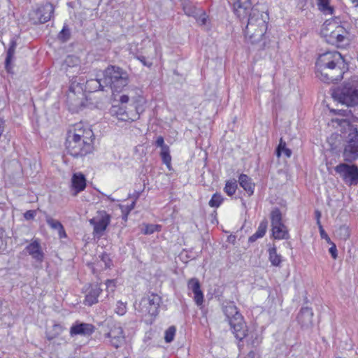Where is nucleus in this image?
Masks as SVG:
<instances>
[{"label":"nucleus","instance_id":"obj_1","mask_svg":"<svg viewBox=\"0 0 358 358\" xmlns=\"http://www.w3.org/2000/svg\"><path fill=\"white\" fill-rule=\"evenodd\" d=\"M233 8L236 17L243 24L246 23L244 29L245 38L252 43L260 41L267 30L268 14L260 11L257 6H252L251 0H236Z\"/></svg>","mask_w":358,"mask_h":358},{"label":"nucleus","instance_id":"obj_2","mask_svg":"<svg viewBox=\"0 0 358 358\" xmlns=\"http://www.w3.org/2000/svg\"><path fill=\"white\" fill-rule=\"evenodd\" d=\"M315 66L317 77L326 83L341 80L346 69L343 56L338 51H327L320 55Z\"/></svg>","mask_w":358,"mask_h":358},{"label":"nucleus","instance_id":"obj_3","mask_svg":"<svg viewBox=\"0 0 358 358\" xmlns=\"http://www.w3.org/2000/svg\"><path fill=\"white\" fill-rule=\"evenodd\" d=\"M94 135L92 130L76 124L69 129L66 138V149L73 157H82L93 151Z\"/></svg>","mask_w":358,"mask_h":358},{"label":"nucleus","instance_id":"obj_4","mask_svg":"<svg viewBox=\"0 0 358 358\" xmlns=\"http://www.w3.org/2000/svg\"><path fill=\"white\" fill-rule=\"evenodd\" d=\"M333 121L345 129L342 155L345 162L352 163L358 159V128L347 118H336Z\"/></svg>","mask_w":358,"mask_h":358},{"label":"nucleus","instance_id":"obj_5","mask_svg":"<svg viewBox=\"0 0 358 358\" xmlns=\"http://www.w3.org/2000/svg\"><path fill=\"white\" fill-rule=\"evenodd\" d=\"M333 97L348 106L358 105V76H353L335 89Z\"/></svg>","mask_w":358,"mask_h":358},{"label":"nucleus","instance_id":"obj_6","mask_svg":"<svg viewBox=\"0 0 358 358\" xmlns=\"http://www.w3.org/2000/svg\"><path fill=\"white\" fill-rule=\"evenodd\" d=\"M103 83L113 92H120L129 83V76L122 68L109 65L103 71Z\"/></svg>","mask_w":358,"mask_h":358},{"label":"nucleus","instance_id":"obj_7","mask_svg":"<svg viewBox=\"0 0 358 358\" xmlns=\"http://www.w3.org/2000/svg\"><path fill=\"white\" fill-rule=\"evenodd\" d=\"M223 312L226 315L235 337L242 341L247 335L248 329L243 317L238 311L234 302H228L223 306Z\"/></svg>","mask_w":358,"mask_h":358},{"label":"nucleus","instance_id":"obj_8","mask_svg":"<svg viewBox=\"0 0 358 358\" xmlns=\"http://www.w3.org/2000/svg\"><path fill=\"white\" fill-rule=\"evenodd\" d=\"M326 41L328 43L342 47L344 43H348L349 31L342 25H338L335 20L332 21L326 20L322 26V30Z\"/></svg>","mask_w":358,"mask_h":358},{"label":"nucleus","instance_id":"obj_9","mask_svg":"<svg viewBox=\"0 0 358 358\" xmlns=\"http://www.w3.org/2000/svg\"><path fill=\"white\" fill-rule=\"evenodd\" d=\"M54 11L55 6L52 2L38 4L31 10L29 13V18L34 24H43L50 20Z\"/></svg>","mask_w":358,"mask_h":358},{"label":"nucleus","instance_id":"obj_10","mask_svg":"<svg viewBox=\"0 0 358 358\" xmlns=\"http://www.w3.org/2000/svg\"><path fill=\"white\" fill-rule=\"evenodd\" d=\"M335 172L348 185L358 184V166L355 164L340 163L334 168Z\"/></svg>","mask_w":358,"mask_h":358},{"label":"nucleus","instance_id":"obj_11","mask_svg":"<svg viewBox=\"0 0 358 358\" xmlns=\"http://www.w3.org/2000/svg\"><path fill=\"white\" fill-rule=\"evenodd\" d=\"M161 298L157 294H151L141 299L136 310L143 315L156 316L158 314Z\"/></svg>","mask_w":358,"mask_h":358},{"label":"nucleus","instance_id":"obj_12","mask_svg":"<svg viewBox=\"0 0 358 358\" xmlns=\"http://www.w3.org/2000/svg\"><path fill=\"white\" fill-rule=\"evenodd\" d=\"M131 108H134L135 110H127L125 106L122 105H114L110 109V113L113 116H115L118 120L122 121H135L139 118L140 107L137 106L130 105Z\"/></svg>","mask_w":358,"mask_h":358},{"label":"nucleus","instance_id":"obj_13","mask_svg":"<svg viewBox=\"0 0 358 358\" xmlns=\"http://www.w3.org/2000/svg\"><path fill=\"white\" fill-rule=\"evenodd\" d=\"M110 215L105 210H99L96 215L90 220V223L93 226V234L101 237L110 222Z\"/></svg>","mask_w":358,"mask_h":358},{"label":"nucleus","instance_id":"obj_14","mask_svg":"<svg viewBox=\"0 0 358 358\" xmlns=\"http://www.w3.org/2000/svg\"><path fill=\"white\" fill-rule=\"evenodd\" d=\"M85 299L84 303L91 306L98 303V297L102 292V288L98 283L90 284L85 289Z\"/></svg>","mask_w":358,"mask_h":358},{"label":"nucleus","instance_id":"obj_15","mask_svg":"<svg viewBox=\"0 0 358 358\" xmlns=\"http://www.w3.org/2000/svg\"><path fill=\"white\" fill-rule=\"evenodd\" d=\"M26 252L37 262L42 263L45 255L42 251L40 241L36 238L25 248Z\"/></svg>","mask_w":358,"mask_h":358},{"label":"nucleus","instance_id":"obj_16","mask_svg":"<svg viewBox=\"0 0 358 358\" xmlns=\"http://www.w3.org/2000/svg\"><path fill=\"white\" fill-rule=\"evenodd\" d=\"M106 336L110 338V343L115 348L121 346L124 341V331L120 326L114 325L106 334Z\"/></svg>","mask_w":358,"mask_h":358},{"label":"nucleus","instance_id":"obj_17","mask_svg":"<svg viewBox=\"0 0 358 358\" xmlns=\"http://www.w3.org/2000/svg\"><path fill=\"white\" fill-rule=\"evenodd\" d=\"M313 313L311 308H301L297 315L298 323L303 329H309L313 327Z\"/></svg>","mask_w":358,"mask_h":358},{"label":"nucleus","instance_id":"obj_18","mask_svg":"<svg viewBox=\"0 0 358 358\" xmlns=\"http://www.w3.org/2000/svg\"><path fill=\"white\" fill-rule=\"evenodd\" d=\"M94 331V325L84 322H76L70 329L71 336L76 335L90 336Z\"/></svg>","mask_w":358,"mask_h":358},{"label":"nucleus","instance_id":"obj_19","mask_svg":"<svg viewBox=\"0 0 358 358\" xmlns=\"http://www.w3.org/2000/svg\"><path fill=\"white\" fill-rule=\"evenodd\" d=\"M85 187L86 178L85 175L81 173H73L71 178L72 195L76 196L78 193L83 191Z\"/></svg>","mask_w":358,"mask_h":358},{"label":"nucleus","instance_id":"obj_20","mask_svg":"<svg viewBox=\"0 0 358 358\" xmlns=\"http://www.w3.org/2000/svg\"><path fill=\"white\" fill-rule=\"evenodd\" d=\"M187 287L191 290L194 296V299L197 306H201L203 301V294L201 289V284L199 280L193 278L189 280Z\"/></svg>","mask_w":358,"mask_h":358},{"label":"nucleus","instance_id":"obj_21","mask_svg":"<svg viewBox=\"0 0 358 358\" xmlns=\"http://www.w3.org/2000/svg\"><path fill=\"white\" fill-rule=\"evenodd\" d=\"M81 97L76 96L74 91L70 90L69 93L67 94L66 102L69 105V108L73 113L78 112L83 106V93L80 92Z\"/></svg>","mask_w":358,"mask_h":358},{"label":"nucleus","instance_id":"obj_22","mask_svg":"<svg viewBox=\"0 0 358 358\" xmlns=\"http://www.w3.org/2000/svg\"><path fill=\"white\" fill-rule=\"evenodd\" d=\"M185 13L196 18L201 13V9L196 8L189 0H180Z\"/></svg>","mask_w":358,"mask_h":358},{"label":"nucleus","instance_id":"obj_23","mask_svg":"<svg viewBox=\"0 0 358 358\" xmlns=\"http://www.w3.org/2000/svg\"><path fill=\"white\" fill-rule=\"evenodd\" d=\"M240 185L247 192L249 196L254 193L255 184L252 182V179L245 174H241L238 178Z\"/></svg>","mask_w":358,"mask_h":358},{"label":"nucleus","instance_id":"obj_24","mask_svg":"<svg viewBox=\"0 0 358 358\" xmlns=\"http://www.w3.org/2000/svg\"><path fill=\"white\" fill-rule=\"evenodd\" d=\"M16 47V41L14 38H13L10 42V45L7 50L6 57L5 59V68L8 72H10L12 69L10 63L15 54Z\"/></svg>","mask_w":358,"mask_h":358},{"label":"nucleus","instance_id":"obj_25","mask_svg":"<svg viewBox=\"0 0 358 358\" xmlns=\"http://www.w3.org/2000/svg\"><path fill=\"white\" fill-rule=\"evenodd\" d=\"M273 236L275 239H288L289 235L284 224L272 227Z\"/></svg>","mask_w":358,"mask_h":358},{"label":"nucleus","instance_id":"obj_26","mask_svg":"<svg viewBox=\"0 0 358 358\" xmlns=\"http://www.w3.org/2000/svg\"><path fill=\"white\" fill-rule=\"evenodd\" d=\"M45 220H46L47 224L52 229H56L58 231L60 238L66 236V233H65L64 227L59 221L53 219L52 217H51L49 215L46 216Z\"/></svg>","mask_w":358,"mask_h":358},{"label":"nucleus","instance_id":"obj_27","mask_svg":"<svg viewBox=\"0 0 358 358\" xmlns=\"http://www.w3.org/2000/svg\"><path fill=\"white\" fill-rule=\"evenodd\" d=\"M104 83H103L102 79H91L86 82V88L90 90L97 91V90H104Z\"/></svg>","mask_w":358,"mask_h":358},{"label":"nucleus","instance_id":"obj_28","mask_svg":"<svg viewBox=\"0 0 358 358\" xmlns=\"http://www.w3.org/2000/svg\"><path fill=\"white\" fill-rule=\"evenodd\" d=\"M268 259L271 264L275 266H279L282 262V257L277 253L275 247H272L268 249Z\"/></svg>","mask_w":358,"mask_h":358},{"label":"nucleus","instance_id":"obj_29","mask_svg":"<svg viewBox=\"0 0 358 358\" xmlns=\"http://www.w3.org/2000/svg\"><path fill=\"white\" fill-rule=\"evenodd\" d=\"M282 152H283L287 158H289L292 155V150L286 147L285 141H284L283 139L281 138L280 139L279 144L275 150L277 157H280Z\"/></svg>","mask_w":358,"mask_h":358},{"label":"nucleus","instance_id":"obj_30","mask_svg":"<svg viewBox=\"0 0 358 358\" xmlns=\"http://www.w3.org/2000/svg\"><path fill=\"white\" fill-rule=\"evenodd\" d=\"M160 156L164 164H165L169 170H171V156L170 155L169 147H164L161 150Z\"/></svg>","mask_w":358,"mask_h":358},{"label":"nucleus","instance_id":"obj_31","mask_svg":"<svg viewBox=\"0 0 358 358\" xmlns=\"http://www.w3.org/2000/svg\"><path fill=\"white\" fill-rule=\"evenodd\" d=\"M319 9L325 15L333 13L334 8L329 6V0H317Z\"/></svg>","mask_w":358,"mask_h":358},{"label":"nucleus","instance_id":"obj_32","mask_svg":"<svg viewBox=\"0 0 358 358\" xmlns=\"http://www.w3.org/2000/svg\"><path fill=\"white\" fill-rule=\"evenodd\" d=\"M237 187L238 185L236 180H228L225 184L224 191L228 196H231L235 194Z\"/></svg>","mask_w":358,"mask_h":358},{"label":"nucleus","instance_id":"obj_33","mask_svg":"<svg viewBox=\"0 0 358 358\" xmlns=\"http://www.w3.org/2000/svg\"><path fill=\"white\" fill-rule=\"evenodd\" d=\"M271 226H275L283 224L282 222L281 212L278 208H275L271 213Z\"/></svg>","mask_w":358,"mask_h":358},{"label":"nucleus","instance_id":"obj_34","mask_svg":"<svg viewBox=\"0 0 358 358\" xmlns=\"http://www.w3.org/2000/svg\"><path fill=\"white\" fill-rule=\"evenodd\" d=\"M223 200V196L220 194L216 192L213 195L211 199L208 202V204L210 207L218 208L222 203Z\"/></svg>","mask_w":358,"mask_h":358},{"label":"nucleus","instance_id":"obj_35","mask_svg":"<svg viewBox=\"0 0 358 358\" xmlns=\"http://www.w3.org/2000/svg\"><path fill=\"white\" fill-rule=\"evenodd\" d=\"M70 36H71L70 29L66 26H64L63 29L58 34V38L62 42L64 43L70 39Z\"/></svg>","mask_w":358,"mask_h":358},{"label":"nucleus","instance_id":"obj_36","mask_svg":"<svg viewBox=\"0 0 358 358\" xmlns=\"http://www.w3.org/2000/svg\"><path fill=\"white\" fill-rule=\"evenodd\" d=\"M176 329L174 326H171L165 331L164 340L166 343H171L173 341Z\"/></svg>","mask_w":358,"mask_h":358},{"label":"nucleus","instance_id":"obj_37","mask_svg":"<svg viewBox=\"0 0 358 358\" xmlns=\"http://www.w3.org/2000/svg\"><path fill=\"white\" fill-rule=\"evenodd\" d=\"M268 226V221L266 219H264L259 224L257 231L255 232L259 238L263 237L266 231Z\"/></svg>","mask_w":358,"mask_h":358},{"label":"nucleus","instance_id":"obj_38","mask_svg":"<svg viewBox=\"0 0 358 358\" xmlns=\"http://www.w3.org/2000/svg\"><path fill=\"white\" fill-rule=\"evenodd\" d=\"M127 312V303L118 301L116 304L115 313L120 315H124Z\"/></svg>","mask_w":358,"mask_h":358},{"label":"nucleus","instance_id":"obj_39","mask_svg":"<svg viewBox=\"0 0 358 358\" xmlns=\"http://www.w3.org/2000/svg\"><path fill=\"white\" fill-rule=\"evenodd\" d=\"M135 58H136L138 60H139L143 66L147 67H151L152 65V61L149 59V58L145 57L143 55H136L135 56Z\"/></svg>","mask_w":358,"mask_h":358},{"label":"nucleus","instance_id":"obj_40","mask_svg":"<svg viewBox=\"0 0 358 358\" xmlns=\"http://www.w3.org/2000/svg\"><path fill=\"white\" fill-rule=\"evenodd\" d=\"M321 216H322L321 212L320 210H315V219L317 220V224L318 225V227L320 229L321 237L324 238V236H323L324 229H323L322 225L321 224V222H320V217H321Z\"/></svg>","mask_w":358,"mask_h":358},{"label":"nucleus","instance_id":"obj_41","mask_svg":"<svg viewBox=\"0 0 358 358\" xmlns=\"http://www.w3.org/2000/svg\"><path fill=\"white\" fill-rule=\"evenodd\" d=\"M101 259L104 263L106 268H110L113 266V262L108 254H103L101 257Z\"/></svg>","mask_w":358,"mask_h":358},{"label":"nucleus","instance_id":"obj_42","mask_svg":"<svg viewBox=\"0 0 358 358\" xmlns=\"http://www.w3.org/2000/svg\"><path fill=\"white\" fill-rule=\"evenodd\" d=\"M195 19L201 25H204L206 23V16L202 10L201 13Z\"/></svg>","mask_w":358,"mask_h":358},{"label":"nucleus","instance_id":"obj_43","mask_svg":"<svg viewBox=\"0 0 358 358\" xmlns=\"http://www.w3.org/2000/svg\"><path fill=\"white\" fill-rule=\"evenodd\" d=\"M36 210H29L24 213V217L27 220H33L36 216Z\"/></svg>","mask_w":358,"mask_h":358},{"label":"nucleus","instance_id":"obj_44","mask_svg":"<svg viewBox=\"0 0 358 358\" xmlns=\"http://www.w3.org/2000/svg\"><path fill=\"white\" fill-rule=\"evenodd\" d=\"M335 114H338L342 117H348L349 114L351 113L350 110H332Z\"/></svg>","mask_w":358,"mask_h":358},{"label":"nucleus","instance_id":"obj_45","mask_svg":"<svg viewBox=\"0 0 358 358\" xmlns=\"http://www.w3.org/2000/svg\"><path fill=\"white\" fill-rule=\"evenodd\" d=\"M155 143L157 147L161 148V150L164 149V147H169V145L164 143V138L162 136H159L157 138Z\"/></svg>","mask_w":358,"mask_h":358},{"label":"nucleus","instance_id":"obj_46","mask_svg":"<svg viewBox=\"0 0 358 358\" xmlns=\"http://www.w3.org/2000/svg\"><path fill=\"white\" fill-rule=\"evenodd\" d=\"M158 227L157 225H148L146 226L145 230H144V234H152L155 229Z\"/></svg>","mask_w":358,"mask_h":358},{"label":"nucleus","instance_id":"obj_47","mask_svg":"<svg viewBox=\"0 0 358 358\" xmlns=\"http://www.w3.org/2000/svg\"><path fill=\"white\" fill-rule=\"evenodd\" d=\"M329 252L331 254L333 259H336L337 257V249L335 244H332V246L329 249Z\"/></svg>","mask_w":358,"mask_h":358},{"label":"nucleus","instance_id":"obj_48","mask_svg":"<svg viewBox=\"0 0 358 358\" xmlns=\"http://www.w3.org/2000/svg\"><path fill=\"white\" fill-rule=\"evenodd\" d=\"M106 285L107 289H111L112 291H113L114 287H115V282L114 280H107L106 281Z\"/></svg>","mask_w":358,"mask_h":358},{"label":"nucleus","instance_id":"obj_49","mask_svg":"<svg viewBox=\"0 0 358 358\" xmlns=\"http://www.w3.org/2000/svg\"><path fill=\"white\" fill-rule=\"evenodd\" d=\"M74 60H76V62L78 61V59L73 56H68L66 57V59H65V63L68 65V66H70V64L71 63H73L74 62Z\"/></svg>","mask_w":358,"mask_h":358},{"label":"nucleus","instance_id":"obj_50","mask_svg":"<svg viewBox=\"0 0 358 358\" xmlns=\"http://www.w3.org/2000/svg\"><path fill=\"white\" fill-rule=\"evenodd\" d=\"M129 101V97L127 95L123 94L120 98V101L122 106H123L124 103H128Z\"/></svg>","mask_w":358,"mask_h":358},{"label":"nucleus","instance_id":"obj_51","mask_svg":"<svg viewBox=\"0 0 358 358\" xmlns=\"http://www.w3.org/2000/svg\"><path fill=\"white\" fill-rule=\"evenodd\" d=\"M258 238H259V236H257V234L255 233L253 235L249 237L248 241L250 243H253L256 241Z\"/></svg>","mask_w":358,"mask_h":358},{"label":"nucleus","instance_id":"obj_52","mask_svg":"<svg viewBox=\"0 0 358 358\" xmlns=\"http://www.w3.org/2000/svg\"><path fill=\"white\" fill-rule=\"evenodd\" d=\"M6 248V242L0 238V250H4Z\"/></svg>","mask_w":358,"mask_h":358},{"label":"nucleus","instance_id":"obj_53","mask_svg":"<svg viewBox=\"0 0 358 358\" xmlns=\"http://www.w3.org/2000/svg\"><path fill=\"white\" fill-rule=\"evenodd\" d=\"M245 358H258V357H257L256 354L254 352L251 351L246 355V357Z\"/></svg>","mask_w":358,"mask_h":358},{"label":"nucleus","instance_id":"obj_54","mask_svg":"<svg viewBox=\"0 0 358 358\" xmlns=\"http://www.w3.org/2000/svg\"><path fill=\"white\" fill-rule=\"evenodd\" d=\"M55 336H56L55 334H51L50 332H46V338L49 341H52L54 338H55Z\"/></svg>","mask_w":358,"mask_h":358},{"label":"nucleus","instance_id":"obj_55","mask_svg":"<svg viewBox=\"0 0 358 358\" xmlns=\"http://www.w3.org/2000/svg\"><path fill=\"white\" fill-rule=\"evenodd\" d=\"M141 192H135L133 195H132V197L134 199V201H136V199H138L141 195Z\"/></svg>","mask_w":358,"mask_h":358},{"label":"nucleus","instance_id":"obj_56","mask_svg":"<svg viewBox=\"0 0 358 358\" xmlns=\"http://www.w3.org/2000/svg\"><path fill=\"white\" fill-rule=\"evenodd\" d=\"M135 203H136V201H134L129 206H128L127 207L128 212H130L131 210H133L134 208Z\"/></svg>","mask_w":358,"mask_h":358},{"label":"nucleus","instance_id":"obj_57","mask_svg":"<svg viewBox=\"0 0 358 358\" xmlns=\"http://www.w3.org/2000/svg\"><path fill=\"white\" fill-rule=\"evenodd\" d=\"M53 329L57 331V334H59V331L62 330V327L59 324H55Z\"/></svg>","mask_w":358,"mask_h":358},{"label":"nucleus","instance_id":"obj_58","mask_svg":"<svg viewBox=\"0 0 358 358\" xmlns=\"http://www.w3.org/2000/svg\"><path fill=\"white\" fill-rule=\"evenodd\" d=\"M5 231L2 227H0V238H3Z\"/></svg>","mask_w":358,"mask_h":358},{"label":"nucleus","instance_id":"obj_59","mask_svg":"<svg viewBox=\"0 0 358 358\" xmlns=\"http://www.w3.org/2000/svg\"><path fill=\"white\" fill-rule=\"evenodd\" d=\"M323 238H325L328 242L330 241V238L328 236V235L325 233L324 231L323 232Z\"/></svg>","mask_w":358,"mask_h":358},{"label":"nucleus","instance_id":"obj_60","mask_svg":"<svg viewBox=\"0 0 358 358\" xmlns=\"http://www.w3.org/2000/svg\"><path fill=\"white\" fill-rule=\"evenodd\" d=\"M107 198H108L109 200H110V201H114V199H112L110 196H107Z\"/></svg>","mask_w":358,"mask_h":358},{"label":"nucleus","instance_id":"obj_61","mask_svg":"<svg viewBox=\"0 0 358 358\" xmlns=\"http://www.w3.org/2000/svg\"><path fill=\"white\" fill-rule=\"evenodd\" d=\"M355 26H356L357 27H358V20H355Z\"/></svg>","mask_w":358,"mask_h":358},{"label":"nucleus","instance_id":"obj_62","mask_svg":"<svg viewBox=\"0 0 358 358\" xmlns=\"http://www.w3.org/2000/svg\"><path fill=\"white\" fill-rule=\"evenodd\" d=\"M357 355H358V352H357Z\"/></svg>","mask_w":358,"mask_h":358}]
</instances>
